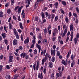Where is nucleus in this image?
Returning a JSON list of instances; mask_svg holds the SVG:
<instances>
[{
    "mask_svg": "<svg viewBox=\"0 0 79 79\" xmlns=\"http://www.w3.org/2000/svg\"><path fill=\"white\" fill-rule=\"evenodd\" d=\"M71 51L70 50H69L67 55L66 56V57L67 58V59H68V58H69V56L71 55Z\"/></svg>",
    "mask_w": 79,
    "mask_h": 79,
    "instance_id": "10",
    "label": "nucleus"
},
{
    "mask_svg": "<svg viewBox=\"0 0 79 79\" xmlns=\"http://www.w3.org/2000/svg\"><path fill=\"white\" fill-rule=\"evenodd\" d=\"M36 47L37 48H38V49L41 48V46L37 43L36 44Z\"/></svg>",
    "mask_w": 79,
    "mask_h": 79,
    "instance_id": "23",
    "label": "nucleus"
},
{
    "mask_svg": "<svg viewBox=\"0 0 79 79\" xmlns=\"http://www.w3.org/2000/svg\"><path fill=\"white\" fill-rule=\"evenodd\" d=\"M34 54H37V49H35L34 50Z\"/></svg>",
    "mask_w": 79,
    "mask_h": 79,
    "instance_id": "56",
    "label": "nucleus"
},
{
    "mask_svg": "<svg viewBox=\"0 0 79 79\" xmlns=\"http://www.w3.org/2000/svg\"><path fill=\"white\" fill-rule=\"evenodd\" d=\"M67 32H68V29L66 28L64 29V33H65V34H66V33H67Z\"/></svg>",
    "mask_w": 79,
    "mask_h": 79,
    "instance_id": "50",
    "label": "nucleus"
},
{
    "mask_svg": "<svg viewBox=\"0 0 79 79\" xmlns=\"http://www.w3.org/2000/svg\"><path fill=\"white\" fill-rule=\"evenodd\" d=\"M51 78L52 79H55V74L53 73H52L51 74Z\"/></svg>",
    "mask_w": 79,
    "mask_h": 79,
    "instance_id": "32",
    "label": "nucleus"
},
{
    "mask_svg": "<svg viewBox=\"0 0 79 79\" xmlns=\"http://www.w3.org/2000/svg\"><path fill=\"white\" fill-rule=\"evenodd\" d=\"M51 28V25H49V26L48 27L47 29L48 31H49L50 29Z\"/></svg>",
    "mask_w": 79,
    "mask_h": 79,
    "instance_id": "61",
    "label": "nucleus"
},
{
    "mask_svg": "<svg viewBox=\"0 0 79 79\" xmlns=\"http://www.w3.org/2000/svg\"><path fill=\"white\" fill-rule=\"evenodd\" d=\"M9 29H10V30L12 29V25L10 23H9Z\"/></svg>",
    "mask_w": 79,
    "mask_h": 79,
    "instance_id": "25",
    "label": "nucleus"
},
{
    "mask_svg": "<svg viewBox=\"0 0 79 79\" xmlns=\"http://www.w3.org/2000/svg\"><path fill=\"white\" fill-rule=\"evenodd\" d=\"M19 6H17L16 7H15V8L14 9V10H15V11H16V10H18V8H19Z\"/></svg>",
    "mask_w": 79,
    "mask_h": 79,
    "instance_id": "51",
    "label": "nucleus"
},
{
    "mask_svg": "<svg viewBox=\"0 0 79 79\" xmlns=\"http://www.w3.org/2000/svg\"><path fill=\"white\" fill-rule=\"evenodd\" d=\"M13 56H9V61L10 63L13 62Z\"/></svg>",
    "mask_w": 79,
    "mask_h": 79,
    "instance_id": "11",
    "label": "nucleus"
},
{
    "mask_svg": "<svg viewBox=\"0 0 79 79\" xmlns=\"http://www.w3.org/2000/svg\"><path fill=\"white\" fill-rule=\"evenodd\" d=\"M29 42V38H27L26 40H25L24 41V44H26Z\"/></svg>",
    "mask_w": 79,
    "mask_h": 79,
    "instance_id": "12",
    "label": "nucleus"
},
{
    "mask_svg": "<svg viewBox=\"0 0 79 79\" xmlns=\"http://www.w3.org/2000/svg\"><path fill=\"white\" fill-rule=\"evenodd\" d=\"M18 77H19V75H15L14 77L15 79H18Z\"/></svg>",
    "mask_w": 79,
    "mask_h": 79,
    "instance_id": "46",
    "label": "nucleus"
},
{
    "mask_svg": "<svg viewBox=\"0 0 79 79\" xmlns=\"http://www.w3.org/2000/svg\"><path fill=\"white\" fill-rule=\"evenodd\" d=\"M76 55H74L73 54H72L71 56V60H73L74 58H75V57H76Z\"/></svg>",
    "mask_w": 79,
    "mask_h": 79,
    "instance_id": "19",
    "label": "nucleus"
},
{
    "mask_svg": "<svg viewBox=\"0 0 79 79\" xmlns=\"http://www.w3.org/2000/svg\"><path fill=\"white\" fill-rule=\"evenodd\" d=\"M27 54L26 53H22L20 54V57L21 58L23 57V58H24V57L26 56Z\"/></svg>",
    "mask_w": 79,
    "mask_h": 79,
    "instance_id": "6",
    "label": "nucleus"
},
{
    "mask_svg": "<svg viewBox=\"0 0 79 79\" xmlns=\"http://www.w3.org/2000/svg\"><path fill=\"white\" fill-rule=\"evenodd\" d=\"M3 70V65H0V71H2Z\"/></svg>",
    "mask_w": 79,
    "mask_h": 79,
    "instance_id": "49",
    "label": "nucleus"
},
{
    "mask_svg": "<svg viewBox=\"0 0 79 79\" xmlns=\"http://www.w3.org/2000/svg\"><path fill=\"white\" fill-rule=\"evenodd\" d=\"M55 14L53 13L51 14V22H53L54 18H55Z\"/></svg>",
    "mask_w": 79,
    "mask_h": 79,
    "instance_id": "7",
    "label": "nucleus"
},
{
    "mask_svg": "<svg viewBox=\"0 0 79 79\" xmlns=\"http://www.w3.org/2000/svg\"><path fill=\"white\" fill-rule=\"evenodd\" d=\"M38 38L40 39V40H42V35L41 34H40L38 35Z\"/></svg>",
    "mask_w": 79,
    "mask_h": 79,
    "instance_id": "34",
    "label": "nucleus"
},
{
    "mask_svg": "<svg viewBox=\"0 0 79 79\" xmlns=\"http://www.w3.org/2000/svg\"><path fill=\"white\" fill-rule=\"evenodd\" d=\"M73 15L74 16H75V18H77V15L76 13L73 12Z\"/></svg>",
    "mask_w": 79,
    "mask_h": 79,
    "instance_id": "40",
    "label": "nucleus"
},
{
    "mask_svg": "<svg viewBox=\"0 0 79 79\" xmlns=\"http://www.w3.org/2000/svg\"><path fill=\"white\" fill-rule=\"evenodd\" d=\"M56 47V45L54 44L52 46V48L53 49H55Z\"/></svg>",
    "mask_w": 79,
    "mask_h": 79,
    "instance_id": "64",
    "label": "nucleus"
},
{
    "mask_svg": "<svg viewBox=\"0 0 79 79\" xmlns=\"http://www.w3.org/2000/svg\"><path fill=\"white\" fill-rule=\"evenodd\" d=\"M56 55L57 56H60V52L59 51H56Z\"/></svg>",
    "mask_w": 79,
    "mask_h": 79,
    "instance_id": "30",
    "label": "nucleus"
},
{
    "mask_svg": "<svg viewBox=\"0 0 79 79\" xmlns=\"http://www.w3.org/2000/svg\"><path fill=\"white\" fill-rule=\"evenodd\" d=\"M41 16L42 17V20H43V19H45V16L44 12H42L40 13Z\"/></svg>",
    "mask_w": 79,
    "mask_h": 79,
    "instance_id": "8",
    "label": "nucleus"
},
{
    "mask_svg": "<svg viewBox=\"0 0 79 79\" xmlns=\"http://www.w3.org/2000/svg\"><path fill=\"white\" fill-rule=\"evenodd\" d=\"M65 20V22L66 23H69V19H68V17H66Z\"/></svg>",
    "mask_w": 79,
    "mask_h": 79,
    "instance_id": "33",
    "label": "nucleus"
},
{
    "mask_svg": "<svg viewBox=\"0 0 79 79\" xmlns=\"http://www.w3.org/2000/svg\"><path fill=\"white\" fill-rule=\"evenodd\" d=\"M55 57H54V56H52V60H51L52 62H55Z\"/></svg>",
    "mask_w": 79,
    "mask_h": 79,
    "instance_id": "39",
    "label": "nucleus"
},
{
    "mask_svg": "<svg viewBox=\"0 0 79 79\" xmlns=\"http://www.w3.org/2000/svg\"><path fill=\"white\" fill-rule=\"evenodd\" d=\"M48 34L51 35L52 33V30H48Z\"/></svg>",
    "mask_w": 79,
    "mask_h": 79,
    "instance_id": "48",
    "label": "nucleus"
},
{
    "mask_svg": "<svg viewBox=\"0 0 79 79\" xmlns=\"http://www.w3.org/2000/svg\"><path fill=\"white\" fill-rule=\"evenodd\" d=\"M15 3V0H11V5H13V4Z\"/></svg>",
    "mask_w": 79,
    "mask_h": 79,
    "instance_id": "44",
    "label": "nucleus"
},
{
    "mask_svg": "<svg viewBox=\"0 0 79 79\" xmlns=\"http://www.w3.org/2000/svg\"><path fill=\"white\" fill-rule=\"evenodd\" d=\"M47 28H45L44 29V35H46V34H47Z\"/></svg>",
    "mask_w": 79,
    "mask_h": 79,
    "instance_id": "35",
    "label": "nucleus"
},
{
    "mask_svg": "<svg viewBox=\"0 0 79 79\" xmlns=\"http://www.w3.org/2000/svg\"><path fill=\"white\" fill-rule=\"evenodd\" d=\"M36 62L35 63V64H33V69L35 71V69L36 71H38V69H39V61H38L37 62V64L36 66ZM35 66L36 67H35Z\"/></svg>",
    "mask_w": 79,
    "mask_h": 79,
    "instance_id": "1",
    "label": "nucleus"
},
{
    "mask_svg": "<svg viewBox=\"0 0 79 79\" xmlns=\"http://www.w3.org/2000/svg\"><path fill=\"white\" fill-rule=\"evenodd\" d=\"M58 19V17L57 16H56L54 19V21H55V22L57 21Z\"/></svg>",
    "mask_w": 79,
    "mask_h": 79,
    "instance_id": "31",
    "label": "nucleus"
},
{
    "mask_svg": "<svg viewBox=\"0 0 79 79\" xmlns=\"http://www.w3.org/2000/svg\"><path fill=\"white\" fill-rule=\"evenodd\" d=\"M19 26L20 27L21 29H23V24H22V23H20L19 24Z\"/></svg>",
    "mask_w": 79,
    "mask_h": 79,
    "instance_id": "24",
    "label": "nucleus"
},
{
    "mask_svg": "<svg viewBox=\"0 0 79 79\" xmlns=\"http://www.w3.org/2000/svg\"><path fill=\"white\" fill-rule=\"evenodd\" d=\"M68 28V27L66 26V24H64L63 26V30H64V29H66Z\"/></svg>",
    "mask_w": 79,
    "mask_h": 79,
    "instance_id": "27",
    "label": "nucleus"
},
{
    "mask_svg": "<svg viewBox=\"0 0 79 79\" xmlns=\"http://www.w3.org/2000/svg\"><path fill=\"white\" fill-rule=\"evenodd\" d=\"M13 31L15 35L16 36L17 35H18V33L17 32V31H16V29L15 28L13 29Z\"/></svg>",
    "mask_w": 79,
    "mask_h": 79,
    "instance_id": "13",
    "label": "nucleus"
},
{
    "mask_svg": "<svg viewBox=\"0 0 79 79\" xmlns=\"http://www.w3.org/2000/svg\"><path fill=\"white\" fill-rule=\"evenodd\" d=\"M4 43L6 45H7V44H8V40H5Z\"/></svg>",
    "mask_w": 79,
    "mask_h": 79,
    "instance_id": "52",
    "label": "nucleus"
},
{
    "mask_svg": "<svg viewBox=\"0 0 79 79\" xmlns=\"http://www.w3.org/2000/svg\"><path fill=\"white\" fill-rule=\"evenodd\" d=\"M54 6H55L56 7V8L57 9V8H58V5H59V3L58 2H56L54 4Z\"/></svg>",
    "mask_w": 79,
    "mask_h": 79,
    "instance_id": "14",
    "label": "nucleus"
},
{
    "mask_svg": "<svg viewBox=\"0 0 79 79\" xmlns=\"http://www.w3.org/2000/svg\"><path fill=\"white\" fill-rule=\"evenodd\" d=\"M3 48L2 47V44H1L0 45V50L3 51Z\"/></svg>",
    "mask_w": 79,
    "mask_h": 79,
    "instance_id": "54",
    "label": "nucleus"
},
{
    "mask_svg": "<svg viewBox=\"0 0 79 79\" xmlns=\"http://www.w3.org/2000/svg\"><path fill=\"white\" fill-rule=\"evenodd\" d=\"M44 61H45V59H42V65H44Z\"/></svg>",
    "mask_w": 79,
    "mask_h": 79,
    "instance_id": "47",
    "label": "nucleus"
},
{
    "mask_svg": "<svg viewBox=\"0 0 79 79\" xmlns=\"http://www.w3.org/2000/svg\"><path fill=\"white\" fill-rule=\"evenodd\" d=\"M76 11L77 13H79V8L78 7H77L76 8Z\"/></svg>",
    "mask_w": 79,
    "mask_h": 79,
    "instance_id": "53",
    "label": "nucleus"
},
{
    "mask_svg": "<svg viewBox=\"0 0 79 79\" xmlns=\"http://www.w3.org/2000/svg\"><path fill=\"white\" fill-rule=\"evenodd\" d=\"M70 31H74V26L72 23L70 25Z\"/></svg>",
    "mask_w": 79,
    "mask_h": 79,
    "instance_id": "9",
    "label": "nucleus"
},
{
    "mask_svg": "<svg viewBox=\"0 0 79 79\" xmlns=\"http://www.w3.org/2000/svg\"><path fill=\"white\" fill-rule=\"evenodd\" d=\"M60 11L61 13H62V14H64L65 13H64V10H63L62 9H60Z\"/></svg>",
    "mask_w": 79,
    "mask_h": 79,
    "instance_id": "43",
    "label": "nucleus"
},
{
    "mask_svg": "<svg viewBox=\"0 0 79 79\" xmlns=\"http://www.w3.org/2000/svg\"><path fill=\"white\" fill-rule=\"evenodd\" d=\"M51 15L50 14H49L48 15V18L49 19H51Z\"/></svg>",
    "mask_w": 79,
    "mask_h": 79,
    "instance_id": "42",
    "label": "nucleus"
},
{
    "mask_svg": "<svg viewBox=\"0 0 79 79\" xmlns=\"http://www.w3.org/2000/svg\"><path fill=\"white\" fill-rule=\"evenodd\" d=\"M61 3L64 6H66V2L65 1H62Z\"/></svg>",
    "mask_w": 79,
    "mask_h": 79,
    "instance_id": "22",
    "label": "nucleus"
},
{
    "mask_svg": "<svg viewBox=\"0 0 79 79\" xmlns=\"http://www.w3.org/2000/svg\"><path fill=\"white\" fill-rule=\"evenodd\" d=\"M43 73L44 74H46V69L45 68H44Z\"/></svg>",
    "mask_w": 79,
    "mask_h": 79,
    "instance_id": "58",
    "label": "nucleus"
},
{
    "mask_svg": "<svg viewBox=\"0 0 79 79\" xmlns=\"http://www.w3.org/2000/svg\"><path fill=\"white\" fill-rule=\"evenodd\" d=\"M56 40V37L55 36L52 38V40L53 42H54Z\"/></svg>",
    "mask_w": 79,
    "mask_h": 79,
    "instance_id": "60",
    "label": "nucleus"
},
{
    "mask_svg": "<svg viewBox=\"0 0 79 79\" xmlns=\"http://www.w3.org/2000/svg\"><path fill=\"white\" fill-rule=\"evenodd\" d=\"M42 21L43 22H41L40 23L41 24H42V25H43V24H44V23H45L46 22V21H47L46 19H43V20H42Z\"/></svg>",
    "mask_w": 79,
    "mask_h": 79,
    "instance_id": "16",
    "label": "nucleus"
},
{
    "mask_svg": "<svg viewBox=\"0 0 79 79\" xmlns=\"http://www.w3.org/2000/svg\"><path fill=\"white\" fill-rule=\"evenodd\" d=\"M49 66L51 68H52L53 67V64H52V62H49Z\"/></svg>",
    "mask_w": 79,
    "mask_h": 79,
    "instance_id": "26",
    "label": "nucleus"
},
{
    "mask_svg": "<svg viewBox=\"0 0 79 79\" xmlns=\"http://www.w3.org/2000/svg\"><path fill=\"white\" fill-rule=\"evenodd\" d=\"M44 43L45 44L46 46H47L48 45V42H47V40L44 39Z\"/></svg>",
    "mask_w": 79,
    "mask_h": 79,
    "instance_id": "21",
    "label": "nucleus"
},
{
    "mask_svg": "<svg viewBox=\"0 0 79 79\" xmlns=\"http://www.w3.org/2000/svg\"><path fill=\"white\" fill-rule=\"evenodd\" d=\"M59 73L60 77H62V72H61V71H60L59 72Z\"/></svg>",
    "mask_w": 79,
    "mask_h": 79,
    "instance_id": "37",
    "label": "nucleus"
},
{
    "mask_svg": "<svg viewBox=\"0 0 79 79\" xmlns=\"http://www.w3.org/2000/svg\"><path fill=\"white\" fill-rule=\"evenodd\" d=\"M45 13L46 17H48V12H46Z\"/></svg>",
    "mask_w": 79,
    "mask_h": 79,
    "instance_id": "63",
    "label": "nucleus"
},
{
    "mask_svg": "<svg viewBox=\"0 0 79 79\" xmlns=\"http://www.w3.org/2000/svg\"><path fill=\"white\" fill-rule=\"evenodd\" d=\"M11 17H10L8 20V22L9 23H10V21H11Z\"/></svg>",
    "mask_w": 79,
    "mask_h": 79,
    "instance_id": "59",
    "label": "nucleus"
},
{
    "mask_svg": "<svg viewBox=\"0 0 79 79\" xmlns=\"http://www.w3.org/2000/svg\"><path fill=\"white\" fill-rule=\"evenodd\" d=\"M20 38L22 41H24V40L23 39V35H22V34L21 35Z\"/></svg>",
    "mask_w": 79,
    "mask_h": 79,
    "instance_id": "45",
    "label": "nucleus"
},
{
    "mask_svg": "<svg viewBox=\"0 0 79 79\" xmlns=\"http://www.w3.org/2000/svg\"><path fill=\"white\" fill-rule=\"evenodd\" d=\"M7 11L8 14L9 15V14H10V13H11V10H10V9H7Z\"/></svg>",
    "mask_w": 79,
    "mask_h": 79,
    "instance_id": "36",
    "label": "nucleus"
},
{
    "mask_svg": "<svg viewBox=\"0 0 79 79\" xmlns=\"http://www.w3.org/2000/svg\"><path fill=\"white\" fill-rule=\"evenodd\" d=\"M58 29H57V28H55L54 29V32H55L56 33H57V32H58Z\"/></svg>",
    "mask_w": 79,
    "mask_h": 79,
    "instance_id": "41",
    "label": "nucleus"
},
{
    "mask_svg": "<svg viewBox=\"0 0 79 79\" xmlns=\"http://www.w3.org/2000/svg\"><path fill=\"white\" fill-rule=\"evenodd\" d=\"M42 71H43V67L41 66L40 68V72L42 73Z\"/></svg>",
    "mask_w": 79,
    "mask_h": 79,
    "instance_id": "62",
    "label": "nucleus"
},
{
    "mask_svg": "<svg viewBox=\"0 0 79 79\" xmlns=\"http://www.w3.org/2000/svg\"><path fill=\"white\" fill-rule=\"evenodd\" d=\"M9 5H10V2H8L7 3H6V5H5V7H8Z\"/></svg>",
    "mask_w": 79,
    "mask_h": 79,
    "instance_id": "38",
    "label": "nucleus"
},
{
    "mask_svg": "<svg viewBox=\"0 0 79 79\" xmlns=\"http://www.w3.org/2000/svg\"><path fill=\"white\" fill-rule=\"evenodd\" d=\"M36 31L37 32H38V31H40V28L38 27H36Z\"/></svg>",
    "mask_w": 79,
    "mask_h": 79,
    "instance_id": "55",
    "label": "nucleus"
},
{
    "mask_svg": "<svg viewBox=\"0 0 79 79\" xmlns=\"http://www.w3.org/2000/svg\"><path fill=\"white\" fill-rule=\"evenodd\" d=\"M62 64H64V66H66L67 65V62H65L64 60H62L61 61Z\"/></svg>",
    "mask_w": 79,
    "mask_h": 79,
    "instance_id": "15",
    "label": "nucleus"
},
{
    "mask_svg": "<svg viewBox=\"0 0 79 79\" xmlns=\"http://www.w3.org/2000/svg\"><path fill=\"white\" fill-rule=\"evenodd\" d=\"M78 41V39H77L76 38H75L73 42L75 43V44L76 45L77 44V41Z\"/></svg>",
    "mask_w": 79,
    "mask_h": 79,
    "instance_id": "17",
    "label": "nucleus"
},
{
    "mask_svg": "<svg viewBox=\"0 0 79 79\" xmlns=\"http://www.w3.org/2000/svg\"><path fill=\"white\" fill-rule=\"evenodd\" d=\"M51 55L52 56L53 55V49H52V48H51Z\"/></svg>",
    "mask_w": 79,
    "mask_h": 79,
    "instance_id": "57",
    "label": "nucleus"
},
{
    "mask_svg": "<svg viewBox=\"0 0 79 79\" xmlns=\"http://www.w3.org/2000/svg\"><path fill=\"white\" fill-rule=\"evenodd\" d=\"M4 16V15H3V12L1 11L0 12V18H3Z\"/></svg>",
    "mask_w": 79,
    "mask_h": 79,
    "instance_id": "28",
    "label": "nucleus"
},
{
    "mask_svg": "<svg viewBox=\"0 0 79 79\" xmlns=\"http://www.w3.org/2000/svg\"><path fill=\"white\" fill-rule=\"evenodd\" d=\"M2 35L3 37V38L5 39V37L6 36V34L5 33H3L2 34Z\"/></svg>",
    "mask_w": 79,
    "mask_h": 79,
    "instance_id": "18",
    "label": "nucleus"
},
{
    "mask_svg": "<svg viewBox=\"0 0 79 79\" xmlns=\"http://www.w3.org/2000/svg\"><path fill=\"white\" fill-rule=\"evenodd\" d=\"M38 77L39 79H40V78L41 79H43L44 77H43L42 73H41V74H40V73H39L38 74Z\"/></svg>",
    "mask_w": 79,
    "mask_h": 79,
    "instance_id": "5",
    "label": "nucleus"
},
{
    "mask_svg": "<svg viewBox=\"0 0 79 79\" xmlns=\"http://www.w3.org/2000/svg\"><path fill=\"white\" fill-rule=\"evenodd\" d=\"M13 44L14 45H16L18 44V40L16 39L14 40Z\"/></svg>",
    "mask_w": 79,
    "mask_h": 79,
    "instance_id": "3",
    "label": "nucleus"
},
{
    "mask_svg": "<svg viewBox=\"0 0 79 79\" xmlns=\"http://www.w3.org/2000/svg\"><path fill=\"white\" fill-rule=\"evenodd\" d=\"M74 64H75V62L73 60V62L71 64V68H73V66H74Z\"/></svg>",
    "mask_w": 79,
    "mask_h": 79,
    "instance_id": "29",
    "label": "nucleus"
},
{
    "mask_svg": "<svg viewBox=\"0 0 79 79\" xmlns=\"http://www.w3.org/2000/svg\"><path fill=\"white\" fill-rule=\"evenodd\" d=\"M50 55H49V54L48 53H47L45 55L44 58V59L45 60V61H46L48 59V57Z\"/></svg>",
    "mask_w": 79,
    "mask_h": 79,
    "instance_id": "2",
    "label": "nucleus"
},
{
    "mask_svg": "<svg viewBox=\"0 0 79 79\" xmlns=\"http://www.w3.org/2000/svg\"><path fill=\"white\" fill-rule=\"evenodd\" d=\"M5 78L6 79H10L11 76L10 75H7L6 76Z\"/></svg>",
    "mask_w": 79,
    "mask_h": 79,
    "instance_id": "20",
    "label": "nucleus"
},
{
    "mask_svg": "<svg viewBox=\"0 0 79 79\" xmlns=\"http://www.w3.org/2000/svg\"><path fill=\"white\" fill-rule=\"evenodd\" d=\"M23 8V6H22L18 9V14H20V13H21V9H22Z\"/></svg>",
    "mask_w": 79,
    "mask_h": 79,
    "instance_id": "4",
    "label": "nucleus"
}]
</instances>
